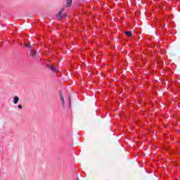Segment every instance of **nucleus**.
<instances>
[{
    "mask_svg": "<svg viewBox=\"0 0 180 180\" xmlns=\"http://www.w3.org/2000/svg\"><path fill=\"white\" fill-rule=\"evenodd\" d=\"M69 99V106L70 108H71V98H68Z\"/></svg>",
    "mask_w": 180,
    "mask_h": 180,
    "instance_id": "nucleus-9",
    "label": "nucleus"
},
{
    "mask_svg": "<svg viewBox=\"0 0 180 180\" xmlns=\"http://www.w3.org/2000/svg\"><path fill=\"white\" fill-rule=\"evenodd\" d=\"M72 5V0H67L66 8H70Z\"/></svg>",
    "mask_w": 180,
    "mask_h": 180,
    "instance_id": "nucleus-5",
    "label": "nucleus"
},
{
    "mask_svg": "<svg viewBox=\"0 0 180 180\" xmlns=\"http://www.w3.org/2000/svg\"><path fill=\"white\" fill-rule=\"evenodd\" d=\"M19 103V97L18 96H14L13 97V103L14 105H18Z\"/></svg>",
    "mask_w": 180,
    "mask_h": 180,
    "instance_id": "nucleus-4",
    "label": "nucleus"
},
{
    "mask_svg": "<svg viewBox=\"0 0 180 180\" xmlns=\"http://www.w3.org/2000/svg\"><path fill=\"white\" fill-rule=\"evenodd\" d=\"M65 8H63L59 12L58 14H56V18L58 19H61L63 18V15H61V13H63V12H64V10Z\"/></svg>",
    "mask_w": 180,
    "mask_h": 180,
    "instance_id": "nucleus-2",
    "label": "nucleus"
},
{
    "mask_svg": "<svg viewBox=\"0 0 180 180\" xmlns=\"http://www.w3.org/2000/svg\"><path fill=\"white\" fill-rule=\"evenodd\" d=\"M30 54L31 57H32L33 58H36V54H37V51L34 49H31Z\"/></svg>",
    "mask_w": 180,
    "mask_h": 180,
    "instance_id": "nucleus-3",
    "label": "nucleus"
},
{
    "mask_svg": "<svg viewBox=\"0 0 180 180\" xmlns=\"http://www.w3.org/2000/svg\"><path fill=\"white\" fill-rule=\"evenodd\" d=\"M25 47H29L30 49H33V46L30 44H25Z\"/></svg>",
    "mask_w": 180,
    "mask_h": 180,
    "instance_id": "nucleus-7",
    "label": "nucleus"
},
{
    "mask_svg": "<svg viewBox=\"0 0 180 180\" xmlns=\"http://www.w3.org/2000/svg\"><path fill=\"white\" fill-rule=\"evenodd\" d=\"M48 68L53 71V72H58L60 70L56 68V67L53 66L52 65H47Z\"/></svg>",
    "mask_w": 180,
    "mask_h": 180,
    "instance_id": "nucleus-1",
    "label": "nucleus"
},
{
    "mask_svg": "<svg viewBox=\"0 0 180 180\" xmlns=\"http://www.w3.org/2000/svg\"><path fill=\"white\" fill-rule=\"evenodd\" d=\"M77 180H79V179H77Z\"/></svg>",
    "mask_w": 180,
    "mask_h": 180,
    "instance_id": "nucleus-12",
    "label": "nucleus"
},
{
    "mask_svg": "<svg viewBox=\"0 0 180 180\" xmlns=\"http://www.w3.org/2000/svg\"><path fill=\"white\" fill-rule=\"evenodd\" d=\"M125 34L128 36V37H130L131 36V32L130 31L126 32Z\"/></svg>",
    "mask_w": 180,
    "mask_h": 180,
    "instance_id": "nucleus-8",
    "label": "nucleus"
},
{
    "mask_svg": "<svg viewBox=\"0 0 180 180\" xmlns=\"http://www.w3.org/2000/svg\"><path fill=\"white\" fill-rule=\"evenodd\" d=\"M60 101H61V102H62V104H63V105L64 106L65 102H64V96H63V94H60Z\"/></svg>",
    "mask_w": 180,
    "mask_h": 180,
    "instance_id": "nucleus-6",
    "label": "nucleus"
},
{
    "mask_svg": "<svg viewBox=\"0 0 180 180\" xmlns=\"http://www.w3.org/2000/svg\"><path fill=\"white\" fill-rule=\"evenodd\" d=\"M62 18H67V14H63V15H62Z\"/></svg>",
    "mask_w": 180,
    "mask_h": 180,
    "instance_id": "nucleus-11",
    "label": "nucleus"
},
{
    "mask_svg": "<svg viewBox=\"0 0 180 180\" xmlns=\"http://www.w3.org/2000/svg\"><path fill=\"white\" fill-rule=\"evenodd\" d=\"M18 109H22V105H18Z\"/></svg>",
    "mask_w": 180,
    "mask_h": 180,
    "instance_id": "nucleus-10",
    "label": "nucleus"
}]
</instances>
